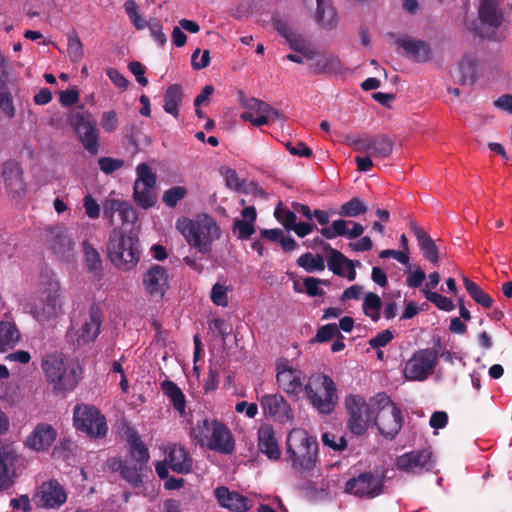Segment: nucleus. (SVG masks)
<instances>
[{
	"label": "nucleus",
	"instance_id": "19",
	"mask_svg": "<svg viewBox=\"0 0 512 512\" xmlns=\"http://www.w3.org/2000/svg\"><path fill=\"white\" fill-rule=\"evenodd\" d=\"M434 461L432 452L429 449L411 451L397 458L398 469L408 473H422L433 468Z\"/></svg>",
	"mask_w": 512,
	"mask_h": 512
},
{
	"label": "nucleus",
	"instance_id": "23",
	"mask_svg": "<svg viewBox=\"0 0 512 512\" xmlns=\"http://www.w3.org/2000/svg\"><path fill=\"white\" fill-rule=\"evenodd\" d=\"M364 226L351 220L337 219L331 225L320 230L321 235L326 239H334L338 236H347L349 239H356L364 233Z\"/></svg>",
	"mask_w": 512,
	"mask_h": 512
},
{
	"label": "nucleus",
	"instance_id": "63",
	"mask_svg": "<svg viewBox=\"0 0 512 512\" xmlns=\"http://www.w3.org/2000/svg\"><path fill=\"white\" fill-rule=\"evenodd\" d=\"M325 73L341 74L346 68L339 57L335 55H325Z\"/></svg>",
	"mask_w": 512,
	"mask_h": 512
},
{
	"label": "nucleus",
	"instance_id": "12",
	"mask_svg": "<svg viewBox=\"0 0 512 512\" xmlns=\"http://www.w3.org/2000/svg\"><path fill=\"white\" fill-rule=\"evenodd\" d=\"M74 425L91 437H104L107 433V424L105 417L100 411L90 405H77L74 408Z\"/></svg>",
	"mask_w": 512,
	"mask_h": 512
},
{
	"label": "nucleus",
	"instance_id": "18",
	"mask_svg": "<svg viewBox=\"0 0 512 512\" xmlns=\"http://www.w3.org/2000/svg\"><path fill=\"white\" fill-rule=\"evenodd\" d=\"M260 404L267 417H271L280 423L293 420V411L281 394H265L261 397Z\"/></svg>",
	"mask_w": 512,
	"mask_h": 512
},
{
	"label": "nucleus",
	"instance_id": "30",
	"mask_svg": "<svg viewBox=\"0 0 512 512\" xmlns=\"http://www.w3.org/2000/svg\"><path fill=\"white\" fill-rule=\"evenodd\" d=\"M410 229L418 242L424 258L433 264H437L439 262V249L434 240L413 221L410 222Z\"/></svg>",
	"mask_w": 512,
	"mask_h": 512
},
{
	"label": "nucleus",
	"instance_id": "35",
	"mask_svg": "<svg viewBox=\"0 0 512 512\" xmlns=\"http://www.w3.org/2000/svg\"><path fill=\"white\" fill-rule=\"evenodd\" d=\"M477 61L472 56H465L460 61L456 78L460 84H473L476 80Z\"/></svg>",
	"mask_w": 512,
	"mask_h": 512
},
{
	"label": "nucleus",
	"instance_id": "57",
	"mask_svg": "<svg viewBox=\"0 0 512 512\" xmlns=\"http://www.w3.org/2000/svg\"><path fill=\"white\" fill-rule=\"evenodd\" d=\"M408 266V277L406 278V284L410 288H419L422 286L424 280L426 279V274L423 269L417 266L414 270H412V266L410 264Z\"/></svg>",
	"mask_w": 512,
	"mask_h": 512
},
{
	"label": "nucleus",
	"instance_id": "10",
	"mask_svg": "<svg viewBox=\"0 0 512 512\" xmlns=\"http://www.w3.org/2000/svg\"><path fill=\"white\" fill-rule=\"evenodd\" d=\"M438 357L439 351L435 348L416 351L405 364L404 377L410 381H425L434 372Z\"/></svg>",
	"mask_w": 512,
	"mask_h": 512
},
{
	"label": "nucleus",
	"instance_id": "31",
	"mask_svg": "<svg viewBox=\"0 0 512 512\" xmlns=\"http://www.w3.org/2000/svg\"><path fill=\"white\" fill-rule=\"evenodd\" d=\"M316 21L318 25L326 30L331 31L337 28L339 23V16L335 8L331 5L330 0H316Z\"/></svg>",
	"mask_w": 512,
	"mask_h": 512
},
{
	"label": "nucleus",
	"instance_id": "53",
	"mask_svg": "<svg viewBox=\"0 0 512 512\" xmlns=\"http://www.w3.org/2000/svg\"><path fill=\"white\" fill-rule=\"evenodd\" d=\"M220 174L224 177L225 184L229 189L242 191L243 182L240 180L234 169L228 166H222L220 168Z\"/></svg>",
	"mask_w": 512,
	"mask_h": 512
},
{
	"label": "nucleus",
	"instance_id": "25",
	"mask_svg": "<svg viewBox=\"0 0 512 512\" xmlns=\"http://www.w3.org/2000/svg\"><path fill=\"white\" fill-rule=\"evenodd\" d=\"M56 436L57 432L52 425L40 423L35 426L25 443L35 451H42L48 449L53 444Z\"/></svg>",
	"mask_w": 512,
	"mask_h": 512
},
{
	"label": "nucleus",
	"instance_id": "51",
	"mask_svg": "<svg viewBox=\"0 0 512 512\" xmlns=\"http://www.w3.org/2000/svg\"><path fill=\"white\" fill-rule=\"evenodd\" d=\"M137 179L135 184L144 185L146 187H155L156 175L152 172L151 168L146 163H140L136 167Z\"/></svg>",
	"mask_w": 512,
	"mask_h": 512
},
{
	"label": "nucleus",
	"instance_id": "2",
	"mask_svg": "<svg viewBox=\"0 0 512 512\" xmlns=\"http://www.w3.org/2000/svg\"><path fill=\"white\" fill-rule=\"evenodd\" d=\"M41 368L54 390L70 391L82 377V367L75 360H66L62 354H48L42 359Z\"/></svg>",
	"mask_w": 512,
	"mask_h": 512
},
{
	"label": "nucleus",
	"instance_id": "62",
	"mask_svg": "<svg viewBox=\"0 0 512 512\" xmlns=\"http://www.w3.org/2000/svg\"><path fill=\"white\" fill-rule=\"evenodd\" d=\"M101 127L107 133H112L118 126V116L114 110L104 112L100 121Z\"/></svg>",
	"mask_w": 512,
	"mask_h": 512
},
{
	"label": "nucleus",
	"instance_id": "17",
	"mask_svg": "<svg viewBox=\"0 0 512 512\" xmlns=\"http://www.w3.org/2000/svg\"><path fill=\"white\" fill-rule=\"evenodd\" d=\"M33 500L41 508L58 509L66 502L67 494L57 480H49L38 487Z\"/></svg>",
	"mask_w": 512,
	"mask_h": 512
},
{
	"label": "nucleus",
	"instance_id": "55",
	"mask_svg": "<svg viewBox=\"0 0 512 512\" xmlns=\"http://www.w3.org/2000/svg\"><path fill=\"white\" fill-rule=\"evenodd\" d=\"M210 298L215 305L226 307L228 305V287L220 283L214 284Z\"/></svg>",
	"mask_w": 512,
	"mask_h": 512
},
{
	"label": "nucleus",
	"instance_id": "46",
	"mask_svg": "<svg viewBox=\"0 0 512 512\" xmlns=\"http://www.w3.org/2000/svg\"><path fill=\"white\" fill-rule=\"evenodd\" d=\"M367 405L370 406L373 415L377 413V416L387 411H394L398 408L385 393H378L374 398L370 400Z\"/></svg>",
	"mask_w": 512,
	"mask_h": 512
},
{
	"label": "nucleus",
	"instance_id": "29",
	"mask_svg": "<svg viewBox=\"0 0 512 512\" xmlns=\"http://www.w3.org/2000/svg\"><path fill=\"white\" fill-rule=\"evenodd\" d=\"M397 43L404 49L406 56L413 61L427 62L431 59V48L425 41L405 37L399 39Z\"/></svg>",
	"mask_w": 512,
	"mask_h": 512
},
{
	"label": "nucleus",
	"instance_id": "61",
	"mask_svg": "<svg viewBox=\"0 0 512 512\" xmlns=\"http://www.w3.org/2000/svg\"><path fill=\"white\" fill-rule=\"evenodd\" d=\"M101 171L105 174H111L114 171L122 168L125 162L122 159L103 157L98 160Z\"/></svg>",
	"mask_w": 512,
	"mask_h": 512
},
{
	"label": "nucleus",
	"instance_id": "3",
	"mask_svg": "<svg viewBox=\"0 0 512 512\" xmlns=\"http://www.w3.org/2000/svg\"><path fill=\"white\" fill-rule=\"evenodd\" d=\"M39 302L32 313L38 321H48L64 313L65 297L57 277L52 272L41 275L39 286Z\"/></svg>",
	"mask_w": 512,
	"mask_h": 512
},
{
	"label": "nucleus",
	"instance_id": "21",
	"mask_svg": "<svg viewBox=\"0 0 512 512\" xmlns=\"http://www.w3.org/2000/svg\"><path fill=\"white\" fill-rule=\"evenodd\" d=\"M2 177L7 192L12 198H21L25 195L26 184L19 163L15 161L5 162L3 164Z\"/></svg>",
	"mask_w": 512,
	"mask_h": 512
},
{
	"label": "nucleus",
	"instance_id": "60",
	"mask_svg": "<svg viewBox=\"0 0 512 512\" xmlns=\"http://www.w3.org/2000/svg\"><path fill=\"white\" fill-rule=\"evenodd\" d=\"M338 325L330 323L322 326L318 329L317 334L314 338L315 342L324 343L331 340L334 336L338 335Z\"/></svg>",
	"mask_w": 512,
	"mask_h": 512
},
{
	"label": "nucleus",
	"instance_id": "11",
	"mask_svg": "<svg viewBox=\"0 0 512 512\" xmlns=\"http://www.w3.org/2000/svg\"><path fill=\"white\" fill-rule=\"evenodd\" d=\"M348 412V428L355 435H363L371 423H374L373 412L365 399L360 395H348L345 398Z\"/></svg>",
	"mask_w": 512,
	"mask_h": 512
},
{
	"label": "nucleus",
	"instance_id": "43",
	"mask_svg": "<svg viewBox=\"0 0 512 512\" xmlns=\"http://www.w3.org/2000/svg\"><path fill=\"white\" fill-rule=\"evenodd\" d=\"M154 187L134 184V199L136 203L144 209L152 207L156 203V196L153 193Z\"/></svg>",
	"mask_w": 512,
	"mask_h": 512
},
{
	"label": "nucleus",
	"instance_id": "16",
	"mask_svg": "<svg viewBox=\"0 0 512 512\" xmlns=\"http://www.w3.org/2000/svg\"><path fill=\"white\" fill-rule=\"evenodd\" d=\"M383 478L370 472L361 473L346 482L345 492L357 497L374 498L382 493Z\"/></svg>",
	"mask_w": 512,
	"mask_h": 512
},
{
	"label": "nucleus",
	"instance_id": "33",
	"mask_svg": "<svg viewBox=\"0 0 512 512\" xmlns=\"http://www.w3.org/2000/svg\"><path fill=\"white\" fill-rule=\"evenodd\" d=\"M127 441L129 443V454L135 463L144 466L150 458L148 448L142 442L138 432L132 428H128L126 431Z\"/></svg>",
	"mask_w": 512,
	"mask_h": 512
},
{
	"label": "nucleus",
	"instance_id": "49",
	"mask_svg": "<svg viewBox=\"0 0 512 512\" xmlns=\"http://www.w3.org/2000/svg\"><path fill=\"white\" fill-rule=\"evenodd\" d=\"M67 37L68 55L72 62H79L84 56L82 42L75 31L70 32Z\"/></svg>",
	"mask_w": 512,
	"mask_h": 512
},
{
	"label": "nucleus",
	"instance_id": "42",
	"mask_svg": "<svg viewBox=\"0 0 512 512\" xmlns=\"http://www.w3.org/2000/svg\"><path fill=\"white\" fill-rule=\"evenodd\" d=\"M297 264L309 273L323 271L325 269L324 257L319 254L313 255L309 252L302 254L297 259Z\"/></svg>",
	"mask_w": 512,
	"mask_h": 512
},
{
	"label": "nucleus",
	"instance_id": "40",
	"mask_svg": "<svg viewBox=\"0 0 512 512\" xmlns=\"http://www.w3.org/2000/svg\"><path fill=\"white\" fill-rule=\"evenodd\" d=\"M463 283L467 292L476 303L485 308L492 306L493 299L478 284L474 283L466 276H463Z\"/></svg>",
	"mask_w": 512,
	"mask_h": 512
},
{
	"label": "nucleus",
	"instance_id": "50",
	"mask_svg": "<svg viewBox=\"0 0 512 512\" xmlns=\"http://www.w3.org/2000/svg\"><path fill=\"white\" fill-rule=\"evenodd\" d=\"M422 293L425 298L433 303L437 308L443 311H452L455 306L452 300L446 296H443L437 292L430 291L428 289H422Z\"/></svg>",
	"mask_w": 512,
	"mask_h": 512
},
{
	"label": "nucleus",
	"instance_id": "34",
	"mask_svg": "<svg viewBox=\"0 0 512 512\" xmlns=\"http://www.w3.org/2000/svg\"><path fill=\"white\" fill-rule=\"evenodd\" d=\"M183 91L180 85L169 86L164 95V110L175 118L179 116V106L182 103Z\"/></svg>",
	"mask_w": 512,
	"mask_h": 512
},
{
	"label": "nucleus",
	"instance_id": "56",
	"mask_svg": "<svg viewBox=\"0 0 512 512\" xmlns=\"http://www.w3.org/2000/svg\"><path fill=\"white\" fill-rule=\"evenodd\" d=\"M0 109L9 118H14L16 115V108L14 106L13 97L9 89L0 91Z\"/></svg>",
	"mask_w": 512,
	"mask_h": 512
},
{
	"label": "nucleus",
	"instance_id": "38",
	"mask_svg": "<svg viewBox=\"0 0 512 512\" xmlns=\"http://www.w3.org/2000/svg\"><path fill=\"white\" fill-rule=\"evenodd\" d=\"M162 390L173 404L175 410H177L180 414H184L186 401L181 389L174 382L165 380L162 383Z\"/></svg>",
	"mask_w": 512,
	"mask_h": 512
},
{
	"label": "nucleus",
	"instance_id": "26",
	"mask_svg": "<svg viewBox=\"0 0 512 512\" xmlns=\"http://www.w3.org/2000/svg\"><path fill=\"white\" fill-rule=\"evenodd\" d=\"M165 462L177 473L187 474L192 469L193 460L187 450L177 444H169L166 448Z\"/></svg>",
	"mask_w": 512,
	"mask_h": 512
},
{
	"label": "nucleus",
	"instance_id": "36",
	"mask_svg": "<svg viewBox=\"0 0 512 512\" xmlns=\"http://www.w3.org/2000/svg\"><path fill=\"white\" fill-rule=\"evenodd\" d=\"M20 340V333L11 322H0V352L14 348Z\"/></svg>",
	"mask_w": 512,
	"mask_h": 512
},
{
	"label": "nucleus",
	"instance_id": "32",
	"mask_svg": "<svg viewBox=\"0 0 512 512\" xmlns=\"http://www.w3.org/2000/svg\"><path fill=\"white\" fill-rule=\"evenodd\" d=\"M258 446L262 453L266 454L271 460H278L281 451L278 447L275 433L272 427L262 426L258 430Z\"/></svg>",
	"mask_w": 512,
	"mask_h": 512
},
{
	"label": "nucleus",
	"instance_id": "59",
	"mask_svg": "<svg viewBox=\"0 0 512 512\" xmlns=\"http://www.w3.org/2000/svg\"><path fill=\"white\" fill-rule=\"evenodd\" d=\"M233 229L234 232H237L240 239H248L255 232L254 223L241 219L234 220Z\"/></svg>",
	"mask_w": 512,
	"mask_h": 512
},
{
	"label": "nucleus",
	"instance_id": "14",
	"mask_svg": "<svg viewBox=\"0 0 512 512\" xmlns=\"http://www.w3.org/2000/svg\"><path fill=\"white\" fill-rule=\"evenodd\" d=\"M276 371V381L279 388L291 398L299 400L304 393L305 375L303 372L289 365L287 361H278Z\"/></svg>",
	"mask_w": 512,
	"mask_h": 512
},
{
	"label": "nucleus",
	"instance_id": "58",
	"mask_svg": "<svg viewBox=\"0 0 512 512\" xmlns=\"http://www.w3.org/2000/svg\"><path fill=\"white\" fill-rule=\"evenodd\" d=\"M147 27L149 28L151 37L158 43L160 46H164L167 42V36L163 32V26L157 19H150L147 23Z\"/></svg>",
	"mask_w": 512,
	"mask_h": 512
},
{
	"label": "nucleus",
	"instance_id": "45",
	"mask_svg": "<svg viewBox=\"0 0 512 512\" xmlns=\"http://www.w3.org/2000/svg\"><path fill=\"white\" fill-rule=\"evenodd\" d=\"M367 210L368 208L365 203L360 198L354 197L348 202L342 204L337 213L341 217L353 218L366 213Z\"/></svg>",
	"mask_w": 512,
	"mask_h": 512
},
{
	"label": "nucleus",
	"instance_id": "7",
	"mask_svg": "<svg viewBox=\"0 0 512 512\" xmlns=\"http://www.w3.org/2000/svg\"><path fill=\"white\" fill-rule=\"evenodd\" d=\"M192 436L201 446L222 453H230L234 449L232 435L222 423L207 419L192 430Z\"/></svg>",
	"mask_w": 512,
	"mask_h": 512
},
{
	"label": "nucleus",
	"instance_id": "6",
	"mask_svg": "<svg viewBox=\"0 0 512 512\" xmlns=\"http://www.w3.org/2000/svg\"><path fill=\"white\" fill-rule=\"evenodd\" d=\"M303 394L313 408L324 415L332 413L337 405L336 385L331 377L322 373L312 374L308 378Z\"/></svg>",
	"mask_w": 512,
	"mask_h": 512
},
{
	"label": "nucleus",
	"instance_id": "64",
	"mask_svg": "<svg viewBox=\"0 0 512 512\" xmlns=\"http://www.w3.org/2000/svg\"><path fill=\"white\" fill-rule=\"evenodd\" d=\"M83 207L85 214L90 219H97L100 216V205L96 202L92 195L88 194L84 197Z\"/></svg>",
	"mask_w": 512,
	"mask_h": 512
},
{
	"label": "nucleus",
	"instance_id": "9",
	"mask_svg": "<svg viewBox=\"0 0 512 512\" xmlns=\"http://www.w3.org/2000/svg\"><path fill=\"white\" fill-rule=\"evenodd\" d=\"M44 238L48 248L61 260H70L75 255V233L64 226H48L44 229Z\"/></svg>",
	"mask_w": 512,
	"mask_h": 512
},
{
	"label": "nucleus",
	"instance_id": "20",
	"mask_svg": "<svg viewBox=\"0 0 512 512\" xmlns=\"http://www.w3.org/2000/svg\"><path fill=\"white\" fill-rule=\"evenodd\" d=\"M115 214H118L123 225L133 224L138 219L136 210L129 202L114 198L106 199L103 204V216L109 221V225L114 227Z\"/></svg>",
	"mask_w": 512,
	"mask_h": 512
},
{
	"label": "nucleus",
	"instance_id": "13",
	"mask_svg": "<svg viewBox=\"0 0 512 512\" xmlns=\"http://www.w3.org/2000/svg\"><path fill=\"white\" fill-rule=\"evenodd\" d=\"M69 123L75 129L85 149L91 154H96L99 149V132L92 115L88 112L72 113L69 116Z\"/></svg>",
	"mask_w": 512,
	"mask_h": 512
},
{
	"label": "nucleus",
	"instance_id": "15",
	"mask_svg": "<svg viewBox=\"0 0 512 512\" xmlns=\"http://www.w3.org/2000/svg\"><path fill=\"white\" fill-rule=\"evenodd\" d=\"M102 321L101 310L96 305H92L81 327L68 334L70 341L78 347L93 342L100 334Z\"/></svg>",
	"mask_w": 512,
	"mask_h": 512
},
{
	"label": "nucleus",
	"instance_id": "28",
	"mask_svg": "<svg viewBox=\"0 0 512 512\" xmlns=\"http://www.w3.org/2000/svg\"><path fill=\"white\" fill-rule=\"evenodd\" d=\"M215 496L222 507L231 511L246 512L251 508L248 498L237 492L230 491L227 487H218L215 490Z\"/></svg>",
	"mask_w": 512,
	"mask_h": 512
},
{
	"label": "nucleus",
	"instance_id": "48",
	"mask_svg": "<svg viewBox=\"0 0 512 512\" xmlns=\"http://www.w3.org/2000/svg\"><path fill=\"white\" fill-rule=\"evenodd\" d=\"M287 42L291 49L304 55L306 60H314L316 57V51L310 45H307L300 35L295 34Z\"/></svg>",
	"mask_w": 512,
	"mask_h": 512
},
{
	"label": "nucleus",
	"instance_id": "24",
	"mask_svg": "<svg viewBox=\"0 0 512 512\" xmlns=\"http://www.w3.org/2000/svg\"><path fill=\"white\" fill-rule=\"evenodd\" d=\"M108 466L111 470L120 473L121 477L133 487H140L143 482L142 471L144 466L131 461H122L118 458L108 460Z\"/></svg>",
	"mask_w": 512,
	"mask_h": 512
},
{
	"label": "nucleus",
	"instance_id": "47",
	"mask_svg": "<svg viewBox=\"0 0 512 512\" xmlns=\"http://www.w3.org/2000/svg\"><path fill=\"white\" fill-rule=\"evenodd\" d=\"M381 304L382 302L380 297L375 293L369 292L366 294L363 301V311L376 322L380 318Z\"/></svg>",
	"mask_w": 512,
	"mask_h": 512
},
{
	"label": "nucleus",
	"instance_id": "22",
	"mask_svg": "<svg viewBox=\"0 0 512 512\" xmlns=\"http://www.w3.org/2000/svg\"><path fill=\"white\" fill-rule=\"evenodd\" d=\"M143 285L146 292L153 297H162L169 287L167 269L160 265H153L143 275Z\"/></svg>",
	"mask_w": 512,
	"mask_h": 512
},
{
	"label": "nucleus",
	"instance_id": "52",
	"mask_svg": "<svg viewBox=\"0 0 512 512\" xmlns=\"http://www.w3.org/2000/svg\"><path fill=\"white\" fill-rule=\"evenodd\" d=\"M187 193L186 187L174 186L164 192L162 200L168 207H175L179 201L186 197Z\"/></svg>",
	"mask_w": 512,
	"mask_h": 512
},
{
	"label": "nucleus",
	"instance_id": "1",
	"mask_svg": "<svg viewBox=\"0 0 512 512\" xmlns=\"http://www.w3.org/2000/svg\"><path fill=\"white\" fill-rule=\"evenodd\" d=\"M176 229L191 247L203 255L211 253L213 242L221 235L217 222L207 214L197 215L193 219L181 217L176 221Z\"/></svg>",
	"mask_w": 512,
	"mask_h": 512
},
{
	"label": "nucleus",
	"instance_id": "37",
	"mask_svg": "<svg viewBox=\"0 0 512 512\" xmlns=\"http://www.w3.org/2000/svg\"><path fill=\"white\" fill-rule=\"evenodd\" d=\"M17 460L16 451L9 445H0V488L8 479L10 468Z\"/></svg>",
	"mask_w": 512,
	"mask_h": 512
},
{
	"label": "nucleus",
	"instance_id": "8",
	"mask_svg": "<svg viewBox=\"0 0 512 512\" xmlns=\"http://www.w3.org/2000/svg\"><path fill=\"white\" fill-rule=\"evenodd\" d=\"M500 0H481L479 7L480 26L477 33L481 38L502 41L507 37V24L499 10Z\"/></svg>",
	"mask_w": 512,
	"mask_h": 512
},
{
	"label": "nucleus",
	"instance_id": "54",
	"mask_svg": "<svg viewBox=\"0 0 512 512\" xmlns=\"http://www.w3.org/2000/svg\"><path fill=\"white\" fill-rule=\"evenodd\" d=\"M322 442L325 446L338 452L347 448V440L344 436H338L329 432L323 433Z\"/></svg>",
	"mask_w": 512,
	"mask_h": 512
},
{
	"label": "nucleus",
	"instance_id": "41",
	"mask_svg": "<svg viewBox=\"0 0 512 512\" xmlns=\"http://www.w3.org/2000/svg\"><path fill=\"white\" fill-rule=\"evenodd\" d=\"M83 251L87 269L96 276L101 275L102 260L97 250L85 240L83 241Z\"/></svg>",
	"mask_w": 512,
	"mask_h": 512
},
{
	"label": "nucleus",
	"instance_id": "5",
	"mask_svg": "<svg viewBox=\"0 0 512 512\" xmlns=\"http://www.w3.org/2000/svg\"><path fill=\"white\" fill-rule=\"evenodd\" d=\"M286 452L294 469L311 471L317 463L318 444L304 429H293L287 437Z\"/></svg>",
	"mask_w": 512,
	"mask_h": 512
},
{
	"label": "nucleus",
	"instance_id": "27",
	"mask_svg": "<svg viewBox=\"0 0 512 512\" xmlns=\"http://www.w3.org/2000/svg\"><path fill=\"white\" fill-rule=\"evenodd\" d=\"M374 424L378 426L380 433L389 439H393L401 430L403 417L401 410L387 411L374 416Z\"/></svg>",
	"mask_w": 512,
	"mask_h": 512
},
{
	"label": "nucleus",
	"instance_id": "4",
	"mask_svg": "<svg viewBox=\"0 0 512 512\" xmlns=\"http://www.w3.org/2000/svg\"><path fill=\"white\" fill-rule=\"evenodd\" d=\"M107 254L115 267L129 271L139 262V241L134 235L114 227L109 234Z\"/></svg>",
	"mask_w": 512,
	"mask_h": 512
},
{
	"label": "nucleus",
	"instance_id": "39",
	"mask_svg": "<svg viewBox=\"0 0 512 512\" xmlns=\"http://www.w3.org/2000/svg\"><path fill=\"white\" fill-rule=\"evenodd\" d=\"M393 146V141L385 135L371 137L369 153L375 158L384 159L390 156L393 151Z\"/></svg>",
	"mask_w": 512,
	"mask_h": 512
},
{
	"label": "nucleus",
	"instance_id": "44",
	"mask_svg": "<svg viewBox=\"0 0 512 512\" xmlns=\"http://www.w3.org/2000/svg\"><path fill=\"white\" fill-rule=\"evenodd\" d=\"M326 250L329 251L328 268L336 275L343 276L344 270L342 267L350 264V260L329 244H326Z\"/></svg>",
	"mask_w": 512,
	"mask_h": 512
}]
</instances>
